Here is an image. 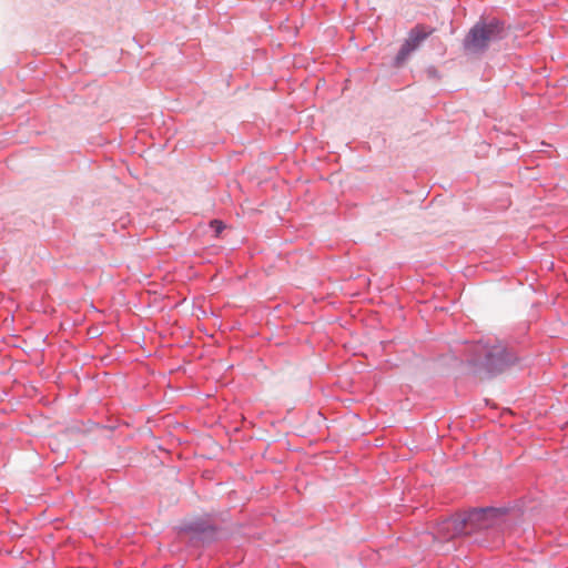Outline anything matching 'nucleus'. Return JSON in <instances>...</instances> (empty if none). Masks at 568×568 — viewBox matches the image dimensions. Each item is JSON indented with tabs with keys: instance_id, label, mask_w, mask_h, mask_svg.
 <instances>
[{
	"instance_id": "nucleus-1",
	"label": "nucleus",
	"mask_w": 568,
	"mask_h": 568,
	"mask_svg": "<svg viewBox=\"0 0 568 568\" xmlns=\"http://www.w3.org/2000/svg\"><path fill=\"white\" fill-rule=\"evenodd\" d=\"M506 515L507 509L504 507L470 508L443 521L440 531L444 532L447 539L470 535L475 531L501 526Z\"/></svg>"
},
{
	"instance_id": "nucleus-2",
	"label": "nucleus",
	"mask_w": 568,
	"mask_h": 568,
	"mask_svg": "<svg viewBox=\"0 0 568 568\" xmlns=\"http://www.w3.org/2000/svg\"><path fill=\"white\" fill-rule=\"evenodd\" d=\"M507 33L508 28L504 20L481 16L464 37L462 47L467 55H481L491 43L504 40Z\"/></svg>"
},
{
	"instance_id": "nucleus-3",
	"label": "nucleus",
	"mask_w": 568,
	"mask_h": 568,
	"mask_svg": "<svg viewBox=\"0 0 568 568\" xmlns=\"http://www.w3.org/2000/svg\"><path fill=\"white\" fill-rule=\"evenodd\" d=\"M519 361L520 357L513 346L497 342L485 349L480 366L489 376H496L516 365Z\"/></svg>"
},
{
	"instance_id": "nucleus-4",
	"label": "nucleus",
	"mask_w": 568,
	"mask_h": 568,
	"mask_svg": "<svg viewBox=\"0 0 568 568\" xmlns=\"http://www.w3.org/2000/svg\"><path fill=\"white\" fill-rule=\"evenodd\" d=\"M178 530L190 536L192 546L211 545L219 539L220 527L203 518L183 520Z\"/></svg>"
},
{
	"instance_id": "nucleus-5",
	"label": "nucleus",
	"mask_w": 568,
	"mask_h": 568,
	"mask_svg": "<svg viewBox=\"0 0 568 568\" xmlns=\"http://www.w3.org/2000/svg\"><path fill=\"white\" fill-rule=\"evenodd\" d=\"M435 32V28L418 23L413 27L407 34V38L400 45L397 54L394 58L393 67L399 68L402 67L409 55L419 49L423 42Z\"/></svg>"
},
{
	"instance_id": "nucleus-6",
	"label": "nucleus",
	"mask_w": 568,
	"mask_h": 568,
	"mask_svg": "<svg viewBox=\"0 0 568 568\" xmlns=\"http://www.w3.org/2000/svg\"><path fill=\"white\" fill-rule=\"evenodd\" d=\"M210 226L212 227V230L214 231L215 233V236H220V234L224 231L225 229V225L222 221L220 220H212L210 222Z\"/></svg>"
},
{
	"instance_id": "nucleus-7",
	"label": "nucleus",
	"mask_w": 568,
	"mask_h": 568,
	"mask_svg": "<svg viewBox=\"0 0 568 568\" xmlns=\"http://www.w3.org/2000/svg\"><path fill=\"white\" fill-rule=\"evenodd\" d=\"M426 74L429 79H438L439 78V72L434 65H430L426 69Z\"/></svg>"
},
{
	"instance_id": "nucleus-8",
	"label": "nucleus",
	"mask_w": 568,
	"mask_h": 568,
	"mask_svg": "<svg viewBox=\"0 0 568 568\" xmlns=\"http://www.w3.org/2000/svg\"><path fill=\"white\" fill-rule=\"evenodd\" d=\"M469 364H470L471 366H476V365H477V362H476V359H469Z\"/></svg>"
}]
</instances>
